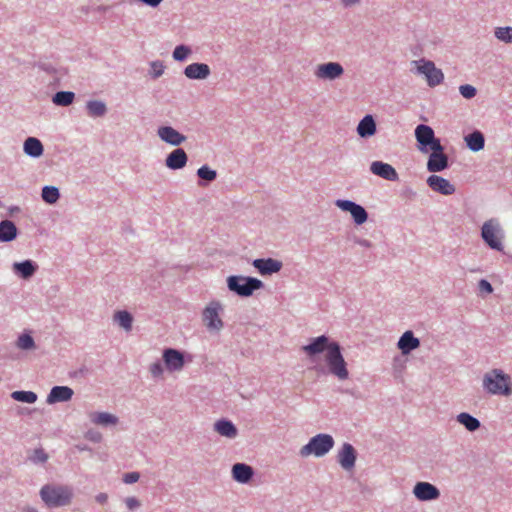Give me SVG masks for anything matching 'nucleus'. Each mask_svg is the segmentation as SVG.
I'll list each match as a JSON object with an SVG mask.
<instances>
[{"label":"nucleus","mask_w":512,"mask_h":512,"mask_svg":"<svg viewBox=\"0 0 512 512\" xmlns=\"http://www.w3.org/2000/svg\"><path fill=\"white\" fill-rule=\"evenodd\" d=\"M73 394V390L68 386H55L48 394L46 402L48 404L67 402L71 400Z\"/></svg>","instance_id":"19"},{"label":"nucleus","mask_w":512,"mask_h":512,"mask_svg":"<svg viewBox=\"0 0 512 512\" xmlns=\"http://www.w3.org/2000/svg\"><path fill=\"white\" fill-rule=\"evenodd\" d=\"M24 152L34 158L43 154L44 148L41 141L35 137H28L24 142Z\"/></svg>","instance_id":"25"},{"label":"nucleus","mask_w":512,"mask_h":512,"mask_svg":"<svg viewBox=\"0 0 512 512\" xmlns=\"http://www.w3.org/2000/svg\"><path fill=\"white\" fill-rule=\"evenodd\" d=\"M415 137L421 146L420 149L422 151L429 150H440L441 143L440 140L435 138V134L433 129L424 124H420L415 129Z\"/></svg>","instance_id":"7"},{"label":"nucleus","mask_w":512,"mask_h":512,"mask_svg":"<svg viewBox=\"0 0 512 512\" xmlns=\"http://www.w3.org/2000/svg\"><path fill=\"white\" fill-rule=\"evenodd\" d=\"M336 206L343 211L350 212L356 224L361 225L367 221L368 215L365 209L349 200H337Z\"/></svg>","instance_id":"11"},{"label":"nucleus","mask_w":512,"mask_h":512,"mask_svg":"<svg viewBox=\"0 0 512 512\" xmlns=\"http://www.w3.org/2000/svg\"><path fill=\"white\" fill-rule=\"evenodd\" d=\"M125 504H126L127 508L131 511H133L141 506L140 501L136 497H127L125 499Z\"/></svg>","instance_id":"44"},{"label":"nucleus","mask_w":512,"mask_h":512,"mask_svg":"<svg viewBox=\"0 0 512 512\" xmlns=\"http://www.w3.org/2000/svg\"><path fill=\"white\" fill-rule=\"evenodd\" d=\"M27 512H38V511H37L36 509L29 508V509L27 510Z\"/></svg>","instance_id":"52"},{"label":"nucleus","mask_w":512,"mask_h":512,"mask_svg":"<svg viewBox=\"0 0 512 512\" xmlns=\"http://www.w3.org/2000/svg\"><path fill=\"white\" fill-rule=\"evenodd\" d=\"M221 305L218 302H210L203 311V321L209 330L219 331L223 327V322L219 317Z\"/></svg>","instance_id":"10"},{"label":"nucleus","mask_w":512,"mask_h":512,"mask_svg":"<svg viewBox=\"0 0 512 512\" xmlns=\"http://www.w3.org/2000/svg\"><path fill=\"white\" fill-rule=\"evenodd\" d=\"M338 462L341 467L345 470H351L356 461V451L354 447L349 443H344L340 451L338 452Z\"/></svg>","instance_id":"18"},{"label":"nucleus","mask_w":512,"mask_h":512,"mask_svg":"<svg viewBox=\"0 0 512 512\" xmlns=\"http://www.w3.org/2000/svg\"><path fill=\"white\" fill-rule=\"evenodd\" d=\"M47 459L48 456L43 449H36L32 456L34 462H45Z\"/></svg>","instance_id":"43"},{"label":"nucleus","mask_w":512,"mask_h":512,"mask_svg":"<svg viewBox=\"0 0 512 512\" xmlns=\"http://www.w3.org/2000/svg\"><path fill=\"white\" fill-rule=\"evenodd\" d=\"M13 270L16 274H18L22 278L28 279L35 273L36 266L33 264L32 261L26 260L23 262L14 263Z\"/></svg>","instance_id":"27"},{"label":"nucleus","mask_w":512,"mask_h":512,"mask_svg":"<svg viewBox=\"0 0 512 512\" xmlns=\"http://www.w3.org/2000/svg\"><path fill=\"white\" fill-rule=\"evenodd\" d=\"M87 110H88V114L92 117H101L103 116L106 111H107V108H106V105L105 103L101 102V101H89L87 103Z\"/></svg>","instance_id":"33"},{"label":"nucleus","mask_w":512,"mask_h":512,"mask_svg":"<svg viewBox=\"0 0 512 512\" xmlns=\"http://www.w3.org/2000/svg\"><path fill=\"white\" fill-rule=\"evenodd\" d=\"M152 69L154 78L161 76L163 73V65L160 62H153Z\"/></svg>","instance_id":"47"},{"label":"nucleus","mask_w":512,"mask_h":512,"mask_svg":"<svg viewBox=\"0 0 512 512\" xmlns=\"http://www.w3.org/2000/svg\"><path fill=\"white\" fill-rule=\"evenodd\" d=\"M461 95L466 99H471L476 95V89L472 85L465 84L459 87Z\"/></svg>","instance_id":"42"},{"label":"nucleus","mask_w":512,"mask_h":512,"mask_svg":"<svg viewBox=\"0 0 512 512\" xmlns=\"http://www.w3.org/2000/svg\"><path fill=\"white\" fill-rule=\"evenodd\" d=\"M253 266L260 272V274L270 275L279 272L282 268V263L272 258L256 259L253 261Z\"/></svg>","instance_id":"20"},{"label":"nucleus","mask_w":512,"mask_h":512,"mask_svg":"<svg viewBox=\"0 0 512 512\" xmlns=\"http://www.w3.org/2000/svg\"><path fill=\"white\" fill-rule=\"evenodd\" d=\"M357 132L361 137H370L376 133V124L371 115H366L358 124Z\"/></svg>","instance_id":"26"},{"label":"nucleus","mask_w":512,"mask_h":512,"mask_svg":"<svg viewBox=\"0 0 512 512\" xmlns=\"http://www.w3.org/2000/svg\"><path fill=\"white\" fill-rule=\"evenodd\" d=\"M413 493L420 501L435 500L440 496L439 490L428 482H418L414 486Z\"/></svg>","instance_id":"13"},{"label":"nucleus","mask_w":512,"mask_h":512,"mask_svg":"<svg viewBox=\"0 0 512 512\" xmlns=\"http://www.w3.org/2000/svg\"><path fill=\"white\" fill-rule=\"evenodd\" d=\"M215 430L222 436L234 438L237 435V429L232 422L227 420L217 421L214 425Z\"/></svg>","instance_id":"31"},{"label":"nucleus","mask_w":512,"mask_h":512,"mask_svg":"<svg viewBox=\"0 0 512 512\" xmlns=\"http://www.w3.org/2000/svg\"><path fill=\"white\" fill-rule=\"evenodd\" d=\"M234 480L239 483H247L253 476V469L246 464L237 463L232 468Z\"/></svg>","instance_id":"24"},{"label":"nucleus","mask_w":512,"mask_h":512,"mask_svg":"<svg viewBox=\"0 0 512 512\" xmlns=\"http://www.w3.org/2000/svg\"><path fill=\"white\" fill-rule=\"evenodd\" d=\"M420 345V341L418 338H415L411 331H406L400 337L398 341V348L401 350L402 354L406 355L410 353L412 350L418 348Z\"/></svg>","instance_id":"23"},{"label":"nucleus","mask_w":512,"mask_h":512,"mask_svg":"<svg viewBox=\"0 0 512 512\" xmlns=\"http://www.w3.org/2000/svg\"><path fill=\"white\" fill-rule=\"evenodd\" d=\"M432 153L427 162V169L430 172H439L447 168L448 158L444 153V148L441 145L440 150H431Z\"/></svg>","instance_id":"15"},{"label":"nucleus","mask_w":512,"mask_h":512,"mask_svg":"<svg viewBox=\"0 0 512 512\" xmlns=\"http://www.w3.org/2000/svg\"><path fill=\"white\" fill-rule=\"evenodd\" d=\"M96 500H97L99 503L104 504V503H106V502H107V500H108V496H107V494H105V493H100V494H98V495L96 496Z\"/></svg>","instance_id":"50"},{"label":"nucleus","mask_w":512,"mask_h":512,"mask_svg":"<svg viewBox=\"0 0 512 512\" xmlns=\"http://www.w3.org/2000/svg\"><path fill=\"white\" fill-rule=\"evenodd\" d=\"M59 191L54 186H45L42 189V198L45 202L53 204L59 199Z\"/></svg>","instance_id":"37"},{"label":"nucleus","mask_w":512,"mask_h":512,"mask_svg":"<svg viewBox=\"0 0 512 512\" xmlns=\"http://www.w3.org/2000/svg\"><path fill=\"white\" fill-rule=\"evenodd\" d=\"M344 74L343 66L338 62H327L317 65L314 75L319 80L333 81Z\"/></svg>","instance_id":"8"},{"label":"nucleus","mask_w":512,"mask_h":512,"mask_svg":"<svg viewBox=\"0 0 512 512\" xmlns=\"http://www.w3.org/2000/svg\"><path fill=\"white\" fill-rule=\"evenodd\" d=\"M197 175L203 179V180H207V181H213L216 179V171L215 170H212L210 169L208 166L204 165L202 167H200L198 170H197Z\"/></svg>","instance_id":"40"},{"label":"nucleus","mask_w":512,"mask_h":512,"mask_svg":"<svg viewBox=\"0 0 512 512\" xmlns=\"http://www.w3.org/2000/svg\"><path fill=\"white\" fill-rule=\"evenodd\" d=\"M370 171L383 179L389 181L398 180V174L396 170L388 163L382 161H374L371 163Z\"/></svg>","instance_id":"17"},{"label":"nucleus","mask_w":512,"mask_h":512,"mask_svg":"<svg viewBox=\"0 0 512 512\" xmlns=\"http://www.w3.org/2000/svg\"><path fill=\"white\" fill-rule=\"evenodd\" d=\"M90 419L94 424L97 425H115L118 422V418L113 414L107 412H94L91 413Z\"/></svg>","instance_id":"30"},{"label":"nucleus","mask_w":512,"mask_h":512,"mask_svg":"<svg viewBox=\"0 0 512 512\" xmlns=\"http://www.w3.org/2000/svg\"><path fill=\"white\" fill-rule=\"evenodd\" d=\"M17 228L10 220H4L0 223V241L8 242L16 237Z\"/></svg>","instance_id":"28"},{"label":"nucleus","mask_w":512,"mask_h":512,"mask_svg":"<svg viewBox=\"0 0 512 512\" xmlns=\"http://www.w3.org/2000/svg\"><path fill=\"white\" fill-rule=\"evenodd\" d=\"M163 361L165 363L166 369L170 372L182 370L185 364L183 354L180 351L172 348L164 350Z\"/></svg>","instance_id":"12"},{"label":"nucleus","mask_w":512,"mask_h":512,"mask_svg":"<svg viewBox=\"0 0 512 512\" xmlns=\"http://www.w3.org/2000/svg\"><path fill=\"white\" fill-rule=\"evenodd\" d=\"M302 350L311 360H314L316 355L324 353L328 373L340 381L349 378L347 363L337 342L330 341L328 337L322 335L312 339L310 344L302 347Z\"/></svg>","instance_id":"1"},{"label":"nucleus","mask_w":512,"mask_h":512,"mask_svg":"<svg viewBox=\"0 0 512 512\" xmlns=\"http://www.w3.org/2000/svg\"><path fill=\"white\" fill-rule=\"evenodd\" d=\"M11 397L19 402H25V403H34L37 400L36 393L32 391H14L11 394Z\"/></svg>","instance_id":"35"},{"label":"nucleus","mask_w":512,"mask_h":512,"mask_svg":"<svg viewBox=\"0 0 512 512\" xmlns=\"http://www.w3.org/2000/svg\"><path fill=\"white\" fill-rule=\"evenodd\" d=\"M75 94L70 91H60L53 96V102L59 106H68L72 104Z\"/></svg>","instance_id":"34"},{"label":"nucleus","mask_w":512,"mask_h":512,"mask_svg":"<svg viewBox=\"0 0 512 512\" xmlns=\"http://www.w3.org/2000/svg\"><path fill=\"white\" fill-rule=\"evenodd\" d=\"M334 446V440L329 434H318L300 449L302 457L314 455L322 457L327 454Z\"/></svg>","instance_id":"4"},{"label":"nucleus","mask_w":512,"mask_h":512,"mask_svg":"<svg viewBox=\"0 0 512 512\" xmlns=\"http://www.w3.org/2000/svg\"><path fill=\"white\" fill-rule=\"evenodd\" d=\"M479 289H480V291L486 292V293H492V291H493L491 284L487 280H484V279L479 281Z\"/></svg>","instance_id":"48"},{"label":"nucleus","mask_w":512,"mask_h":512,"mask_svg":"<svg viewBox=\"0 0 512 512\" xmlns=\"http://www.w3.org/2000/svg\"><path fill=\"white\" fill-rule=\"evenodd\" d=\"M211 71L205 63H192L184 69V74L188 79H206Z\"/></svg>","instance_id":"21"},{"label":"nucleus","mask_w":512,"mask_h":512,"mask_svg":"<svg viewBox=\"0 0 512 512\" xmlns=\"http://www.w3.org/2000/svg\"><path fill=\"white\" fill-rule=\"evenodd\" d=\"M360 0H341V2L345 5V6H351V5H354V4H357L359 3Z\"/></svg>","instance_id":"51"},{"label":"nucleus","mask_w":512,"mask_h":512,"mask_svg":"<svg viewBox=\"0 0 512 512\" xmlns=\"http://www.w3.org/2000/svg\"><path fill=\"white\" fill-rule=\"evenodd\" d=\"M114 319L118 322V324L124 328L126 331H130L132 328V316L127 311H118Z\"/></svg>","instance_id":"36"},{"label":"nucleus","mask_w":512,"mask_h":512,"mask_svg":"<svg viewBox=\"0 0 512 512\" xmlns=\"http://www.w3.org/2000/svg\"><path fill=\"white\" fill-rule=\"evenodd\" d=\"M140 478V475L138 472H130V473H126L123 477V481L126 483V484H132V483H135L139 480Z\"/></svg>","instance_id":"45"},{"label":"nucleus","mask_w":512,"mask_h":512,"mask_svg":"<svg viewBox=\"0 0 512 512\" xmlns=\"http://www.w3.org/2000/svg\"><path fill=\"white\" fill-rule=\"evenodd\" d=\"M45 504L49 507H60L71 502L72 491L66 486L45 485L40 491Z\"/></svg>","instance_id":"2"},{"label":"nucleus","mask_w":512,"mask_h":512,"mask_svg":"<svg viewBox=\"0 0 512 512\" xmlns=\"http://www.w3.org/2000/svg\"><path fill=\"white\" fill-rule=\"evenodd\" d=\"M457 421L465 426V428L470 432L476 431L480 427L479 420L465 412H462L457 416Z\"/></svg>","instance_id":"32"},{"label":"nucleus","mask_w":512,"mask_h":512,"mask_svg":"<svg viewBox=\"0 0 512 512\" xmlns=\"http://www.w3.org/2000/svg\"><path fill=\"white\" fill-rule=\"evenodd\" d=\"M427 184L433 191L442 195H452L455 192L454 185L447 179L438 175L429 176L427 179Z\"/></svg>","instance_id":"14"},{"label":"nucleus","mask_w":512,"mask_h":512,"mask_svg":"<svg viewBox=\"0 0 512 512\" xmlns=\"http://www.w3.org/2000/svg\"><path fill=\"white\" fill-rule=\"evenodd\" d=\"M191 54V49L185 45L177 46L173 51V58L177 61H184Z\"/></svg>","instance_id":"39"},{"label":"nucleus","mask_w":512,"mask_h":512,"mask_svg":"<svg viewBox=\"0 0 512 512\" xmlns=\"http://www.w3.org/2000/svg\"><path fill=\"white\" fill-rule=\"evenodd\" d=\"M483 384L488 392L492 394L509 396L512 393L510 377L500 370L487 373Z\"/></svg>","instance_id":"3"},{"label":"nucleus","mask_w":512,"mask_h":512,"mask_svg":"<svg viewBox=\"0 0 512 512\" xmlns=\"http://www.w3.org/2000/svg\"><path fill=\"white\" fill-rule=\"evenodd\" d=\"M416 63L418 72L425 75L429 86H437L443 81L444 75L442 71L436 68L432 61L420 60Z\"/></svg>","instance_id":"9"},{"label":"nucleus","mask_w":512,"mask_h":512,"mask_svg":"<svg viewBox=\"0 0 512 512\" xmlns=\"http://www.w3.org/2000/svg\"><path fill=\"white\" fill-rule=\"evenodd\" d=\"M481 236L485 243L494 250L502 251L503 250V231L500 226V223L496 219L487 220L483 226L481 231Z\"/></svg>","instance_id":"5"},{"label":"nucleus","mask_w":512,"mask_h":512,"mask_svg":"<svg viewBox=\"0 0 512 512\" xmlns=\"http://www.w3.org/2000/svg\"><path fill=\"white\" fill-rule=\"evenodd\" d=\"M188 161V157L186 152L181 149L177 148L173 150L166 158V166L170 169L177 170L183 168Z\"/></svg>","instance_id":"22"},{"label":"nucleus","mask_w":512,"mask_h":512,"mask_svg":"<svg viewBox=\"0 0 512 512\" xmlns=\"http://www.w3.org/2000/svg\"><path fill=\"white\" fill-rule=\"evenodd\" d=\"M89 440H92L94 442H99L102 438L101 434L99 432H88L86 436Z\"/></svg>","instance_id":"49"},{"label":"nucleus","mask_w":512,"mask_h":512,"mask_svg":"<svg viewBox=\"0 0 512 512\" xmlns=\"http://www.w3.org/2000/svg\"><path fill=\"white\" fill-rule=\"evenodd\" d=\"M228 288L240 296L248 297L263 285L262 281L251 277L230 276L227 279Z\"/></svg>","instance_id":"6"},{"label":"nucleus","mask_w":512,"mask_h":512,"mask_svg":"<svg viewBox=\"0 0 512 512\" xmlns=\"http://www.w3.org/2000/svg\"><path fill=\"white\" fill-rule=\"evenodd\" d=\"M157 134L162 141L173 146H178L186 140L183 134L179 133L171 126L159 127Z\"/></svg>","instance_id":"16"},{"label":"nucleus","mask_w":512,"mask_h":512,"mask_svg":"<svg viewBox=\"0 0 512 512\" xmlns=\"http://www.w3.org/2000/svg\"><path fill=\"white\" fill-rule=\"evenodd\" d=\"M17 346L20 349L28 350L34 347V340L28 334H23L18 338Z\"/></svg>","instance_id":"41"},{"label":"nucleus","mask_w":512,"mask_h":512,"mask_svg":"<svg viewBox=\"0 0 512 512\" xmlns=\"http://www.w3.org/2000/svg\"><path fill=\"white\" fill-rule=\"evenodd\" d=\"M465 141H466V144L469 147V149L472 151L477 152L484 148V144H485L484 136L479 131H474L473 133L467 135L465 137Z\"/></svg>","instance_id":"29"},{"label":"nucleus","mask_w":512,"mask_h":512,"mask_svg":"<svg viewBox=\"0 0 512 512\" xmlns=\"http://www.w3.org/2000/svg\"><path fill=\"white\" fill-rule=\"evenodd\" d=\"M495 36L498 40L505 43L512 42V27H500L495 31Z\"/></svg>","instance_id":"38"},{"label":"nucleus","mask_w":512,"mask_h":512,"mask_svg":"<svg viewBox=\"0 0 512 512\" xmlns=\"http://www.w3.org/2000/svg\"><path fill=\"white\" fill-rule=\"evenodd\" d=\"M150 372L154 377H159L163 374V367L161 363L156 362L150 366Z\"/></svg>","instance_id":"46"}]
</instances>
